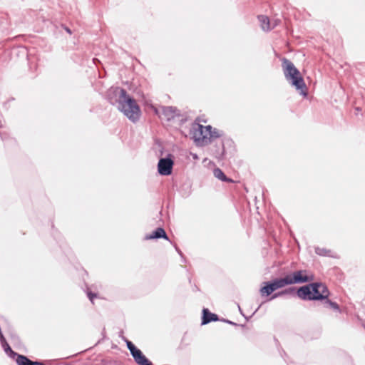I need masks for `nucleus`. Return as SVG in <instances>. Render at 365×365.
<instances>
[{"label":"nucleus","mask_w":365,"mask_h":365,"mask_svg":"<svg viewBox=\"0 0 365 365\" xmlns=\"http://www.w3.org/2000/svg\"><path fill=\"white\" fill-rule=\"evenodd\" d=\"M282 66L286 80L303 96H307V86L299 71L286 58L282 61Z\"/></svg>","instance_id":"f03ea898"},{"label":"nucleus","mask_w":365,"mask_h":365,"mask_svg":"<svg viewBox=\"0 0 365 365\" xmlns=\"http://www.w3.org/2000/svg\"><path fill=\"white\" fill-rule=\"evenodd\" d=\"M222 321L226 322V323H227V324H232V325H235V326L237 325L236 323L232 322H231V321H230L228 319H223Z\"/></svg>","instance_id":"393cba45"},{"label":"nucleus","mask_w":365,"mask_h":365,"mask_svg":"<svg viewBox=\"0 0 365 365\" xmlns=\"http://www.w3.org/2000/svg\"><path fill=\"white\" fill-rule=\"evenodd\" d=\"M297 294L302 299L312 300L309 284L299 287L297 291Z\"/></svg>","instance_id":"9d476101"},{"label":"nucleus","mask_w":365,"mask_h":365,"mask_svg":"<svg viewBox=\"0 0 365 365\" xmlns=\"http://www.w3.org/2000/svg\"><path fill=\"white\" fill-rule=\"evenodd\" d=\"M213 175L216 178L220 180L222 182H232V180L227 178L225 175V173L222 172V170L218 168L214 169Z\"/></svg>","instance_id":"dca6fc26"},{"label":"nucleus","mask_w":365,"mask_h":365,"mask_svg":"<svg viewBox=\"0 0 365 365\" xmlns=\"http://www.w3.org/2000/svg\"><path fill=\"white\" fill-rule=\"evenodd\" d=\"M263 284H264V286L262 287H261V289L259 290L260 294L262 296H269V295H270L273 292H272V290H271V288L268 285L267 282H264Z\"/></svg>","instance_id":"6ab92c4d"},{"label":"nucleus","mask_w":365,"mask_h":365,"mask_svg":"<svg viewBox=\"0 0 365 365\" xmlns=\"http://www.w3.org/2000/svg\"><path fill=\"white\" fill-rule=\"evenodd\" d=\"M258 19L261 24V27L263 31H268L272 29L270 26V21L267 16L260 15L258 16Z\"/></svg>","instance_id":"2eb2a0df"},{"label":"nucleus","mask_w":365,"mask_h":365,"mask_svg":"<svg viewBox=\"0 0 365 365\" xmlns=\"http://www.w3.org/2000/svg\"><path fill=\"white\" fill-rule=\"evenodd\" d=\"M165 239L166 240H169V238L165 231V230L162 227H158L155 229L151 234L146 235L144 237V240H150L154 239Z\"/></svg>","instance_id":"6e6552de"},{"label":"nucleus","mask_w":365,"mask_h":365,"mask_svg":"<svg viewBox=\"0 0 365 365\" xmlns=\"http://www.w3.org/2000/svg\"><path fill=\"white\" fill-rule=\"evenodd\" d=\"M356 110L357 111H359L361 109H360L359 107H357V108H356Z\"/></svg>","instance_id":"473e14b6"},{"label":"nucleus","mask_w":365,"mask_h":365,"mask_svg":"<svg viewBox=\"0 0 365 365\" xmlns=\"http://www.w3.org/2000/svg\"><path fill=\"white\" fill-rule=\"evenodd\" d=\"M109 102L117 107L130 120L135 123L140 115V109L135 100L124 88H111L108 91Z\"/></svg>","instance_id":"f257e3e1"},{"label":"nucleus","mask_w":365,"mask_h":365,"mask_svg":"<svg viewBox=\"0 0 365 365\" xmlns=\"http://www.w3.org/2000/svg\"><path fill=\"white\" fill-rule=\"evenodd\" d=\"M277 21H275V24H274V25L271 27L272 29H274V28L276 26V25L277 24Z\"/></svg>","instance_id":"c85d7f7f"},{"label":"nucleus","mask_w":365,"mask_h":365,"mask_svg":"<svg viewBox=\"0 0 365 365\" xmlns=\"http://www.w3.org/2000/svg\"><path fill=\"white\" fill-rule=\"evenodd\" d=\"M66 30L68 33L71 34V31L68 28H66Z\"/></svg>","instance_id":"2f4dec72"},{"label":"nucleus","mask_w":365,"mask_h":365,"mask_svg":"<svg viewBox=\"0 0 365 365\" xmlns=\"http://www.w3.org/2000/svg\"><path fill=\"white\" fill-rule=\"evenodd\" d=\"M1 344L4 351L9 357L16 360V359H18L19 356H23L13 351L6 341H3Z\"/></svg>","instance_id":"f8f14e48"},{"label":"nucleus","mask_w":365,"mask_h":365,"mask_svg":"<svg viewBox=\"0 0 365 365\" xmlns=\"http://www.w3.org/2000/svg\"><path fill=\"white\" fill-rule=\"evenodd\" d=\"M277 21H275V24H274V25L271 27L272 29H274V28L276 26V25L277 24Z\"/></svg>","instance_id":"7c9ffc66"},{"label":"nucleus","mask_w":365,"mask_h":365,"mask_svg":"<svg viewBox=\"0 0 365 365\" xmlns=\"http://www.w3.org/2000/svg\"><path fill=\"white\" fill-rule=\"evenodd\" d=\"M87 296H88V299H90V301L92 303H93V299L96 297V294L93 293L91 292H87Z\"/></svg>","instance_id":"4be33fe9"},{"label":"nucleus","mask_w":365,"mask_h":365,"mask_svg":"<svg viewBox=\"0 0 365 365\" xmlns=\"http://www.w3.org/2000/svg\"><path fill=\"white\" fill-rule=\"evenodd\" d=\"M212 130L211 125H198V134L199 136H197V133L195 134V140L202 145H208L210 143V134Z\"/></svg>","instance_id":"0eeeda50"},{"label":"nucleus","mask_w":365,"mask_h":365,"mask_svg":"<svg viewBox=\"0 0 365 365\" xmlns=\"http://www.w3.org/2000/svg\"><path fill=\"white\" fill-rule=\"evenodd\" d=\"M277 21H275V24H274V25L271 27L272 29H274V28L276 26V25L277 24Z\"/></svg>","instance_id":"c756f323"},{"label":"nucleus","mask_w":365,"mask_h":365,"mask_svg":"<svg viewBox=\"0 0 365 365\" xmlns=\"http://www.w3.org/2000/svg\"><path fill=\"white\" fill-rule=\"evenodd\" d=\"M175 250L178 252V253L182 257V253L181 250L178 247H175Z\"/></svg>","instance_id":"a878e982"},{"label":"nucleus","mask_w":365,"mask_h":365,"mask_svg":"<svg viewBox=\"0 0 365 365\" xmlns=\"http://www.w3.org/2000/svg\"><path fill=\"white\" fill-rule=\"evenodd\" d=\"M174 162L170 155L166 158H162L158 163V171L161 175H169L172 173Z\"/></svg>","instance_id":"423d86ee"},{"label":"nucleus","mask_w":365,"mask_h":365,"mask_svg":"<svg viewBox=\"0 0 365 365\" xmlns=\"http://www.w3.org/2000/svg\"><path fill=\"white\" fill-rule=\"evenodd\" d=\"M127 348L130 352L134 361L138 365H153L152 362L150 361L143 352L138 349L132 341L128 339H125Z\"/></svg>","instance_id":"39448f33"},{"label":"nucleus","mask_w":365,"mask_h":365,"mask_svg":"<svg viewBox=\"0 0 365 365\" xmlns=\"http://www.w3.org/2000/svg\"><path fill=\"white\" fill-rule=\"evenodd\" d=\"M190 155H191L192 158L194 160H198L199 159V157H198V155L196 153H191Z\"/></svg>","instance_id":"b1692460"},{"label":"nucleus","mask_w":365,"mask_h":365,"mask_svg":"<svg viewBox=\"0 0 365 365\" xmlns=\"http://www.w3.org/2000/svg\"><path fill=\"white\" fill-rule=\"evenodd\" d=\"M324 305L325 307H330L336 311H339V306L337 303L329 300L328 298L324 299Z\"/></svg>","instance_id":"aec40b11"},{"label":"nucleus","mask_w":365,"mask_h":365,"mask_svg":"<svg viewBox=\"0 0 365 365\" xmlns=\"http://www.w3.org/2000/svg\"><path fill=\"white\" fill-rule=\"evenodd\" d=\"M315 252L319 255L327 256V255H328V253L329 252V251L324 248L317 247L315 249Z\"/></svg>","instance_id":"412c9836"},{"label":"nucleus","mask_w":365,"mask_h":365,"mask_svg":"<svg viewBox=\"0 0 365 365\" xmlns=\"http://www.w3.org/2000/svg\"><path fill=\"white\" fill-rule=\"evenodd\" d=\"M295 293V288L294 287H289L288 289H286L284 290H282L281 292H278L277 293H274L270 298V300L274 299L277 297L285 295V294H292Z\"/></svg>","instance_id":"f3484780"},{"label":"nucleus","mask_w":365,"mask_h":365,"mask_svg":"<svg viewBox=\"0 0 365 365\" xmlns=\"http://www.w3.org/2000/svg\"><path fill=\"white\" fill-rule=\"evenodd\" d=\"M311 289V299L312 300H324L329 297V291L327 287L319 282L309 284Z\"/></svg>","instance_id":"20e7f679"},{"label":"nucleus","mask_w":365,"mask_h":365,"mask_svg":"<svg viewBox=\"0 0 365 365\" xmlns=\"http://www.w3.org/2000/svg\"><path fill=\"white\" fill-rule=\"evenodd\" d=\"M223 132L222 130H220L215 128L212 127V130L210 134V143L214 140L215 139L219 138L221 136H222Z\"/></svg>","instance_id":"a211bd4d"},{"label":"nucleus","mask_w":365,"mask_h":365,"mask_svg":"<svg viewBox=\"0 0 365 365\" xmlns=\"http://www.w3.org/2000/svg\"><path fill=\"white\" fill-rule=\"evenodd\" d=\"M219 320V317L216 314L212 313L208 309L204 308L202 309V316L201 324L205 325L212 322H216Z\"/></svg>","instance_id":"1a4fd4ad"},{"label":"nucleus","mask_w":365,"mask_h":365,"mask_svg":"<svg viewBox=\"0 0 365 365\" xmlns=\"http://www.w3.org/2000/svg\"><path fill=\"white\" fill-rule=\"evenodd\" d=\"M176 111L177 109L172 106L163 107V114L168 120L173 119L175 117Z\"/></svg>","instance_id":"4468645a"},{"label":"nucleus","mask_w":365,"mask_h":365,"mask_svg":"<svg viewBox=\"0 0 365 365\" xmlns=\"http://www.w3.org/2000/svg\"><path fill=\"white\" fill-rule=\"evenodd\" d=\"M277 21H275V24H274V25L271 27L272 29H274V28L276 26V25L277 24Z\"/></svg>","instance_id":"bb28decb"},{"label":"nucleus","mask_w":365,"mask_h":365,"mask_svg":"<svg viewBox=\"0 0 365 365\" xmlns=\"http://www.w3.org/2000/svg\"><path fill=\"white\" fill-rule=\"evenodd\" d=\"M267 283H268V285L270 287L271 290H272V292H274L275 290H277L274 283L272 281H268Z\"/></svg>","instance_id":"5701e85b"},{"label":"nucleus","mask_w":365,"mask_h":365,"mask_svg":"<svg viewBox=\"0 0 365 365\" xmlns=\"http://www.w3.org/2000/svg\"><path fill=\"white\" fill-rule=\"evenodd\" d=\"M16 363L17 365H46L39 361H32L24 355L19 356L18 359H16Z\"/></svg>","instance_id":"9b49d317"},{"label":"nucleus","mask_w":365,"mask_h":365,"mask_svg":"<svg viewBox=\"0 0 365 365\" xmlns=\"http://www.w3.org/2000/svg\"><path fill=\"white\" fill-rule=\"evenodd\" d=\"M291 284H302L314 280V275L307 269H300L288 274Z\"/></svg>","instance_id":"7ed1b4c3"},{"label":"nucleus","mask_w":365,"mask_h":365,"mask_svg":"<svg viewBox=\"0 0 365 365\" xmlns=\"http://www.w3.org/2000/svg\"><path fill=\"white\" fill-rule=\"evenodd\" d=\"M272 282L274 283L277 289L282 288L286 285L291 284L289 282V276H288V274H287L284 277L282 278L274 279L272 280Z\"/></svg>","instance_id":"ddd939ff"},{"label":"nucleus","mask_w":365,"mask_h":365,"mask_svg":"<svg viewBox=\"0 0 365 365\" xmlns=\"http://www.w3.org/2000/svg\"><path fill=\"white\" fill-rule=\"evenodd\" d=\"M277 21H275V24H274V25L271 27L272 29H274V28L276 26V25L277 24Z\"/></svg>","instance_id":"cd10ccee"}]
</instances>
